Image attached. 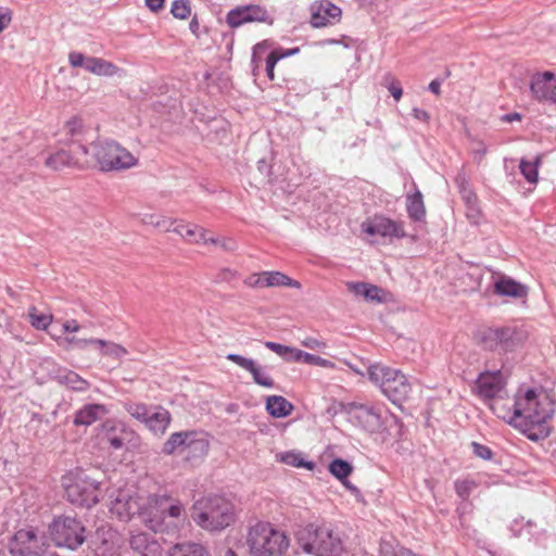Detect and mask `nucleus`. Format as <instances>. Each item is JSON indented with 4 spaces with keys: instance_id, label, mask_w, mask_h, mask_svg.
<instances>
[{
    "instance_id": "cd10ccee",
    "label": "nucleus",
    "mask_w": 556,
    "mask_h": 556,
    "mask_svg": "<svg viewBox=\"0 0 556 556\" xmlns=\"http://www.w3.org/2000/svg\"><path fill=\"white\" fill-rule=\"evenodd\" d=\"M170 231L181 236L190 243H206L205 230L197 225L178 223L175 227L172 226Z\"/></svg>"
},
{
    "instance_id": "dca6fc26",
    "label": "nucleus",
    "mask_w": 556,
    "mask_h": 556,
    "mask_svg": "<svg viewBox=\"0 0 556 556\" xmlns=\"http://www.w3.org/2000/svg\"><path fill=\"white\" fill-rule=\"evenodd\" d=\"M226 22L231 28H237L247 23H273L268 11L260 4L237 7L227 13Z\"/></svg>"
},
{
    "instance_id": "4c0bfd02",
    "label": "nucleus",
    "mask_w": 556,
    "mask_h": 556,
    "mask_svg": "<svg viewBox=\"0 0 556 556\" xmlns=\"http://www.w3.org/2000/svg\"><path fill=\"white\" fill-rule=\"evenodd\" d=\"M329 471L338 480L343 481L352 473L353 466L348 460L336 458L329 464Z\"/></svg>"
},
{
    "instance_id": "13d9d810",
    "label": "nucleus",
    "mask_w": 556,
    "mask_h": 556,
    "mask_svg": "<svg viewBox=\"0 0 556 556\" xmlns=\"http://www.w3.org/2000/svg\"><path fill=\"white\" fill-rule=\"evenodd\" d=\"M66 129L67 132L72 136V138H75L83 130V121L76 117L72 118L66 123Z\"/></svg>"
},
{
    "instance_id": "c756f323",
    "label": "nucleus",
    "mask_w": 556,
    "mask_h": 556,
    "mask_svg": "<svg viewBox=\"0 0 556 556\" xmlns=\"http://www.w3.org/2000/svg\"><path fill=\"white\" fill-rule=\"evenodd\" d=\"M406 211L408 217L415 222H420L426 216V208L424 204L422 193L416 190L413 194L406 198Z\"/></svg>"
},
{
    "instance_id": "bf43d9fd",
    "label": "nucleus",
    "mask_w": 556,
    "mask_h": 556,
    "mask_svg": "<svg viewBox=\"0 0 556 556\" xmlns=\"http://www.w3.org/2000/svg\"><path fill=\"white\" fill-rule=\"evenodd\" d=\"M12 21V11L0 7V34L10 25Z\"/></svg>"
},
{
    "instance_id": "052dcab7",
    "label": "nucleus",
    "mask_w": 556,
    "mask_h": 556,
    "mask_svg": "<svg viewBox=\"0 0 556 556\" xmlns=\"http://www.w3.org/2000/svg\"><path fill=\"white\" fill-rule=\"evenodd\" d=\"M244 285L250 288H264L263 271L260 274H253L244 279Z\"/></svg>"
},
{
    "instance_id": "c9c22d12",
    "label": "nucleus",
    "mask_w": 556,
    "mask_h": 556,
    "mask_svg": "<svg viewBox=\"0 0 556 556\" xmlns=\"http://www.w3.org/2000/svg\"><path fill=\"white\" fill-rule=\"evenodd\" d=\"M293 362H302L309 365H315L324 368H332L333 363L329 359L323 358L318 355L311 354L307 352H304L302 350H296L295 356H293Z\"/></svg>"
},
{
    "instance_id": "a211bd4d",
    "label": "nucleus",
    "mask_w": 556,
    "mask_h": 556,
    "mask_svg": "<svg viewBox=\"0 0 556 556\" xmlns=\"http://www.w3.org/2000/svg\"><path fill=\"white\" fill-rule=\"evenodd\" d=\"M477 390L480 397L493 399L505 386L502 370H485L477 378Z\"/></svg>"
},
{
    "instance_id": "b1692460",
    "label": "nucleus",
    "mask_w": 556,
    "mask_h": 556,
    "mask_svg": "<svg viewBox=\"0 0 556 556\" xmlns=\"http://www.w3.org/2000/svg\"><path fill=\"white\" fill-rule=\"evenodd\" d=\"M110 413L104 404H86L79 408L74 416L73 424L75 426H91Z\"/></svg>"
},
{
    "instance_id": "49530a36",
    "label": "nucleus",
    "mask_w": 556,
    "mask_h": 556,
    "mask_svg": "<svg viewBox=\"0 0 556 556\" xmlns=\"http://www.w3.org/2000/svg\"><path fill=\"white\" fill-rule=\"evenodd\" d=\"M478 486V484L473 480L464 479V480H456L454 482V488L456 494L464 501H466L471 492Z\"/></svg>"
},
{
    "instance_id": "e2e57ef3",
    "label": "nucleus",
    "mask_w": 556,
    "mask_h": 556,
    "mask_svg": "<svg viewBox=\"0 0 556 556\" xmlns=\"http://www.w3.org/2000/svg\"><path fill=\"white\" fill-rule=\"evenodd\" d=\"M97 339L90 338V339H79L76 337H70L66 338V341L68 344L75 345L78 349H85L87 345L92 344L94 345V342Z\"/></svg>"
},
{
    "instance_id": "4468645a",
    "label": "nucleus",
    "mask_w": 556,
    "mask_h": 556,
    "mask_svg": "<svg viewBox=\"0 0 556 556\" xmlns=\"http://www.w3.org/2000/svg\"><path fill=\"white\" fill-rule=\"evenodd\" d=\"M169 502L170 496L167 494H152L144 497L141 519L155 533L162 531Z\"/></svg>"
},
{
    "instance_id": "5fc2aeb1",
    "label": "nucleus",
    "mask_w": 556,
    "mask_h": 556,
    "mask_svg": "<svg viewBox=\"0 0 556 556\" xmlns=\"http://www.w3.org/2000/svg\"><path fill=\"white\" fill-rule=\"evenodd\" d=\"M286 86L289 90L296 91L298 93H306L309 90V86L304 80L288 79Z\"/></svg>"
},
{
    "instance_id": "0e129e2a",
    "label": "nucleus",
    "mask_w": 556,
    "mask_h": 556,
    "mask_svg": "<svg viewBox=\"0 0 556 556\" xmlns=\"http://www.w3.org/2000/svg\"><path fill=\"white\" fill-rule=\"evenodd\" d=\"M387 88L389 90V92L391 93V96L396 100L399 101L403 94V89H402V86L400 84V81L397 80H391L388 85H387Z\"/></svg>"
},
{
    "instance_id": "2eb2a0df",
    "label": "nucleus",
    "mask_w": 556,
    "mask_h": 556,
    "mask_svg": "<svg viewBox=\"0 0 556 556\" xmlns=\"http://www.w3.org/2000/svg\"><path fill=\"white\" fill-rule=\"evenodd\" d=\"M143 506V496L122 491L111 501L109 510L118 520L128 521L136 515L141 517Z\"/></svg>"
},
{
    "instance_id": "680f3d73",
    "label": "nucleus",
    "mask_w": 556,
    "mask_h": 556,
    "mask_svg": "<svg viewBox=\"0 0 556 556\" xmlns=\"http://www.w3.org/2000/svg\"><path fill=\"white\" fill-rule=\"evenodd\" d=\"M300 51V48L299 47H294V48H291V49H283V48H278V49H274L271 51V53L278 58V60L280 61L281 59H285V58H288V56H292V55H295L298 54Z\"/></svg>"
},
{
    "instance_id": "6ab92c4d",
    "label": "nucleus",
    "mask_w": 556,
    "mask_h": 556,
    "mask_svg": "<svg viewBox=\"0 0 556 556\" xmlns=\"http://www.w3.org/2000/svg\"><path fill=\"white\" fill-rule=\"evenodd\" d=\"M311 24L314 27H324L332 24L341 16V9L329 0H320L311 7Z\"/></svg>"
},
{
    "instance_id": "1a4fd4ad",
    "label": "nucleus",
    "mask_w": 556,
    "mask_h": 556,
    "mask_svg": "<svg viewBox=\"0 0 556 556\" xmlns=\"http://www.w3.org/2000/svg\"><path fill=\"white\" fill-rule=\"evenodd\" d=\"M48 531L51 541L58 547H66L74 551L86 541V528L75 517H54L48 527Z\"/></svg>"
},
{
    "instance_id": "ea45409f",
    "label": "nucleus",
    "mask_w": 556,
    "mask_h": 556,
    "mask_svg": "<svg viewBox=\"0 0 556 556\" xmlns=\"http://www.w3.org/2000/svg\"><path fill=\"white\" fill-rule=\"evenodd\" d=\"M141 222L146 225H151L156 228H160L164 231H170L172 226L176 223L170 218L157 215V214H144L141 217Z\"/></svg>"
},
{
    "instance_id": "9d476101",
    "label": "nucleus",
    "mask_w": 556,
    "mask_h": 556,
    "mask_svg": "<svg viewBox=\"0 0 556 556\" xmlns=\"http://www.w3.org/2000/svg\"><path fill=\"white\" fill-rule=\"evenodd\" d=\"M48 547L45 534L34 527L17 530L9 542L11 556H45Z\"/></svg>"
},
{
    "instance_id": "7c9ffc66",
    "label": "nucleus",
    "mask_w": 556,
    "mask_h": 556,
    "mask_svg": "<svg viewBox=\"0 0 556 556\" xmlns=\"http://www.w3.org/2000/svg\"><path fill=\"white\" fill-rule=\"evenodd\" d=\"M77 163L78 161H75L74 156L64 149H60L50 154L45 161V165L53 170H61L64 167L74 166Z\"/></svg>"
},
{
    "instance_id": "0eeeda50",
    "label": "nucleus",
    "mask_w": 556,
    "mask_h": 556,
    "mask_svg": "<svg viewBox=\"0 0 556 556\" xmlns=\"http://www.w3.org/2000/svg\"><path fill=\"white\" fill-rule=\"evenodd\" d=\"M368 377L393 404L406 400L412 391L408 378L401 370L383 364L370 365Z\"/></svg>"
},
{
    "instance_id": "9b49d317",
    "label": "nucleus",
    "mask_w": 556,
    "mask_h": 556,
    "mask_svg": "<svg viewBox=\"0 0 556 556\" xmlns=\"http://www.w3.org/2000/svg\"><path fill=\"white\" fill-rule=\"evenodd\" d=\"M386 409L381 405L351 403L348 408V420L351 425L368 433H380L384 429L382 417Z\"/></svg>"
},
{
    "instance_id": "f03ea898",
    "label": "nucleus",
    "mask_w": 556,
    "mask_h": 556,
    "mask_svg": "<svg viewBox=\"0 0 556 556\" xmlns=\"http://www.w3.org/2000/svg\"><path fill=\"white\" fill-rule=\"evenodd\" d=\"M75 153L81 156L86 165L94 164L102 172L124 170L137 164V159L114 140H97L86 146L74 140Z\"/></svg>"
},
{
    "instance_id": "473e14b6",
    "label": "nucleus",
    "mask_w": 556,
    "mask_h": 556,
    "mask_svg": "<svg viewBox=\"0 0 556 556\" xmlns=\"http://www.w3.org/2000/svg\"><path fill=\"white\" fill-rule=\"evenodd\" d=\"M118 548L117 533L113 530H108L105 538L96 546V554L97 556H117Z\"/></svg>"
},
{
    "instance_id": "c85d7f7f",
    "label": "nucleus",
    "mask_w": 556,
    "mask_h": 556,
    "mask_svg": "<svg viewBox=\"0 0 556 556\" xmlns=\"http://www.w3.org/2000/svg\"><path fill=\"white\" fill-rule=\"evenodd\" d=\"M264 288L271 287H291L301 288V283L298 280L290 278L281 271H263Z\"/></svg>"
},
{
    "instance_id": "f704fd0d",
    "label": "nucleus",
    "mask_w": 556,
    "mask_h": 556,
    "mask_svg": "<svg viewBox=\"0 0 556 556\" xmlns=\"http://www.w3.org/2000/svg\"><path fill=\"white\" fill-rule=\"evenodd\" d=\"M541 164L540 157H536L534 161H528L522 159L519 164V169L525 179L529 184H536L539 179V167Z\"/></svg>"
},
{
    "instance_id": "09e8293b",
    "label": "nucleus",
    "mask_w": 556,
    "mask_h": 556,
    "mask_svg": "<svg viewBox=\"0 0 556 556\" xmlns=\"http://www.w3.org/2000/svg\"><path fill=\"white\" fill-rule=\"evenodd\" d=\"M226 358L228 361H231L232 363H235L236 365H238L239 367L243 368L244 370H247L249 372L252 369V367L255 365V361H253L252 358H248L242 355L235 354V353H229L226 356Z\"/></svg>"
},
{
    "instance_id": "f3484780",
    "label": "nucleus",
    "mask_w": 556,
    "mask_h": 556,
    "mask_svg": "<svg viewBox=\"0 0 556 556\" xmlns=\"http://www.w3.org/2000/svg\"><path fill=\"white\" fill-rule=\"evenodd\" d=\"M530 91L536 101L556 104V74L548 71L533 74L530 79Z\"/></svg>"
},
{
    "instance_id": "4d7b16f0",
    "label": "nucleus",
    "mask_w": 556,
    "mask_h": 556,
    "mask_svg": "<svg viewBox=\"0 0 556 556\" xmlns=\"http://www.w3.org/2000/svg\"><path fill=\"white\" fill-rule=\"evenodd\" d=\"M237 271L230 268H222L215 276L216 282H231L237 278Z\"/></svg>"
},
{
    "instance_id": "f8f14e48",
    "label": "nucleus",
    "mask_w": 556,
    "mask_h": 556,
    "mask_svg": "<svg viewBox=\"0 0 556 556\" xmlns=\"http://www.w3.org/2000/svg\"><path fill=\"white\" fill-rule=\"evenodd\" d=\"M68 63L72 67H83L85 71L103 77L121 76L124 71L111 61L97 56H86L81 52L72 51L68 54Z\"/></svg>"
},
{
    "instance_id": "f257e3e1",
    "label": "nucleus",
    "mask_w": 556,
    "mask_h": 556,
    "mask_svg": "<svg viewBox=\"0 0 556 556\" xmlns=\"http://www.w3.org/2000/svg\"><path fill=\"white\" fill-rule=\"evenodd\" d=\"M555 410L556 402L546 392L528 389L516 397L508 422L529 440L538 442L551 434Z\"/></svg>"
},
{
    "instance_id": "20e7f679",
    "label": "nucleus",
    "mask_w": 556,
    "mask_h": 556,
    "mask_svg": "<svg viewBox=\"0 0 556 556\" xmlns=\"http://www.w3.org/2000/svg\"><path fill=\"white\" fill-rule=\"evenodd\" d=\"M295 540L304 553L314 556H339L343 551L341 536L326 523H308L300 528Z\"/></svg>"
},
{
    "instance_id": "6e6d98bb",
    "label": "nucleus",
    "mask_w": 556,
    "mask_h": 556,
    "mask_svg": "<svg viewBox=\"0 0 556 556\" xmlns=\"http://www.w3.org/2000/svg\"><path fill=\"white\" fill-rule=\"evenodd\" d=\"M278 61H279L278 58H276L271 53V51L265 58V72H266V76L268 77L269 80H274V78H275L274 70H275V66L278 63Z\"/></svg>"
},
{
    "instance_id": "de8ad7c7",
    "label": "nucleus",
    "mask_w": 556,
    "mask_h": 556,
    "mask_svg": "<svg viewBox=\"0 0 556 556\" xmlns=\"http://www.w3.org/2000/svg\"><path fill=\"white\" fill-rule=\"evenodd\" d=\"M265 51H266V48L263 43H257L253 48L252 59H251L253 76H257L261 72L262 53H264Z\"/></svg>"
},
{
    "instance_id": "ddd939ff",
    "label": "nucleus",
    "mask_w": 556,
    "mask_h": 556,
    "mask_svg": "<svg viewBox=\"0 0 556 556\" xmlns=\"http://www.w3.org/2000/svg\"><path fill=\"white\" fill-rule=\"evenodd\" d=\"M362 232L370 237L402 239L406 236L403 222L393 220L383 215H375L361 224Z\"/></svg>"
},
{
    "instance_id": "39448f33",
    "label": "nucleus",
    "mask_w": 556,
    "mask_h": 556,
    "mask_svg": "<svg viewBox=\"0 0 556 556\" xmlns=\"http://www.w3.org/2000/svg\"><path fill=\"white\" fill-rule=\"evenodd\" d=\"M191 517L204 530L220 531L235 521V506L224 496L212 495L193 504Z\"/></svg>"
},
{
    "instance_id": "72a5a7b5",
    "label": "nucleus",
    "mask_w": 556,
    "mask_h": 556,
    "mask_svg": "<svg viewBox=\"0 0 556 556\" xmlns=\"http://www.w3.org/2000/svg\"><path fill=\"white\" fill-rule=\"evenodd\" d=\"M94 345L99 348L102 356H109L114 359H122L128 354V351L115 342L105 341L103 339H97Z\"/></svg>"
},
{
    "instance_id": "4be33fe9",
    "label": "nucleus",
    "mask_w": 556,
    "mask_h": 556,
    "mask_svg": "<svg viewBox=\"0 0 556 556\" xmlns=\"http://www.w3.org/2000/svg\"><path fill=\"white\" fill-rule=\"evenodd\" d=\"M129 544L139 556H162V546L151 534L144 532L132 534Z\"/></svg>"
},
{
    "instance_id": "79ce46f5",
    "label": "nucleus",
    "mask_w": 556,
    "mask_h": 556,
    "mask_svg": "<svg viewBox=\"0 0 556 556\" xmlns=\"http://www.w3.org/2000/svg\"><path fill=\"white\" fill-rule=\"evenodd\" d=\"M356 294H362L367 300H377L381 301L380 292L381 289L377 286L366 283V282H357L353 287Z\"/></svg>"
},
{
    "instance_id": "a19ab883",
    "label": "nucleus",
    "mask_w": 556,
    "mask_h": 556,
    "mask_svg": "<svg viewBox=\"0 0 556 556\" xmlns=\"http://www.w3.org/2000/svg\"><path fill=\"white\" fill-rule=\"evenodd\" d=\"M250 374L256 384L267 389L275 388L274 379L256 363L250 370Z\"/></svg>"
},
{
    "instance_id": "412c9836",
    "label": "nucleus",
    "mask_w": 556,
    "mask_h": 556,
    "mask_svg": "<svg viewBox=\"0 0 556 556\" xmlns=\"http://www.w3.org/2000/svg\"><path fill=\"white\" fill-rule=\"evenodd\" d=\"M172 421L170 413L161 405H153L148 416L146 417L143 425L153 434L162 437Z\"/></svg>"
},
{
    "instance_id": "774afa93",
    "label": "nucleus",
    "mask_w": 556,
    "mask_h": 556,
    "mask_svg": "<svg viewBox=\"0 0 556 556\" xmlns=\"http://www.w3.org/2000/svg\"><path fill=\"white\" fill-rule=\"evenodd\" d=\"M381 556H397V548H394L390 543L382 541L380 544Z\"/></svg>"
},
{
    "instance_id": "7ed1b4c3",
    "label": "nucleus",
    "mask_w": 556,
    "mask_h": 556,
    "mask_svg": "<svg viewBox=\"0 0 556 556\" xmlns=\"http://www.w3.org/2000/svg\"><path fill=\"white\" fill-rule=\"evenodd\" d=\"M473 339L482 350L504 355L521 349L528 331L520 325L484 326L473 332Z\"/></svg>"
},
{
    "instance_id": "58836bf2",
    "label": "nucleus",
    "mask_w": 556,
    "mask_h": 556,
    "mask_svg": "<svg viewBox=\"0 0 556 556\" xmlns=\"http://www.w3.org/2000/svg\"><path fill=\"white\" fill-rule=\"evenodd\" d=\"M280 462L296 468L313 469L315 464L309 460H305L301 453L286 452L280 454Z\"/></svg>"
},
{
    "instance_id": "c03bdc74",
    "label": "nucleus",
    "mask_w": 556,
    "mask_h": 556,
    "mask_svg": "<svg viewBox=\"0 0 556 556\" xmlns=\"http://www.w3.org/2000/svg\"><path fill=\"white\" fill-rule=\"evenodd\" d=\"M30 325L38 330H46L52 321L51 315L40 314L36 307L29 308Z\"/></svg>"
},
{
    "instance_id": "603ef678",
    "label": "nucleus",
    "mask_w": 556,
    "mask_h": 556,
    "mask_svg": "<svg viewBox=\"0 0 556 556\" xmlns=\"http://www.w3.org/2000/svg\"><path fill=\"white\" fill-rule=\"evenodd\" d=\"M184 513H185L184 505L179 501L170 498V502L168 503L167 508H166V516L172 517V518H179L182 516Z\"/></svg>"
},
{
    "instance_id": "a18cd8bd",
    "label": "nucleus",
    "mask_w": 556,
    "mask_h": 556,
    "mask_svg": "<svg viewBox=\"0 0 556 556\" xmlns=\"http://www.w3.org/2000/svg\"><path fill=\"white\" fill-rule=\"evenodd\" d=\"M170 13L174 17L186 20L191 14V7L189 0H175L170 7Z\"/></svg>"
},
{
    "instance_id": "37998d69",
    "label": "nucleus",
    "mask_w": 556,
    "mask_h": 556,
    "mask_svg": "<svg viewBox=\"0 0 556 556\" xmlns=\"http://www.w3.org/2000/svg\"><path fill=\"white\" fill-rule=\"evenodd\" d=\"M264 345L288 362H293V356H295L298 350L273 341H266Z\"/></svg>"
},
{
    "instance_id": "69168bd1",
    "label": "nucleus",
    "mask_w": 556,
    "mask_h": 556,
    "mask_svg": "<svg viewBox=\"0 0 556 556\" xmlns=\"http://www.w3.org/2000/svg\"><path fill=\"white\" fill-rule=\"evenodd\" d=\"M302 345L309 350H321L326 348V343L316 338H306L302 341Z\"/></svg>"
},
{
    "instance_id": "2f4dec72",
    "label": "nucleus",
    "mask_w": 556,
    "mask_h": 556,
    "mask_svg": "<svg viewBox=\"0 0 556 556\" xmlns=\"http://www.w3.org/2000/svg\"><path fill=\"white\" fill-rule=\"evenodd\" d=\"M168 556H210V553L202 544L184 542L175 544L169 549Z\"/></svg>"
},
{
    "instance_id": "423d86ee",
    "label": "nucleus",
    "mask_w": 556,
    "mask_h": 556,
    "mask_svg": "<svg viewBox=\"0 0 556 556\" xmlns=\"http://www.w3.org/2000/svg\"><path fill=\"white\" fill-rule=\"evenodd\" d=\"M247 544L254 556H282L289 548L290 541L285 531L270 522L258 521L250 527Z\"/></svg>"
},
{
    "instance_id": "aec40b11",
    "label": "nucleus",
    "mask_w": 556,
    "mask_h": 556,
    "mask_svg": "<svg viewBox=\"0 0 556 556\" xmlns=\"http://www.w3.org/2000/svg\"><path fill=\"white\" fill-rule=\"evenodd\" d=\"M529 288L509 276L501 275L493 283V293L498 296L526 299Z\"/></svg>"
},
{
    "instance_id": "864d4df0",
    "label": "nucleus",
    "mask_w": 556,
    "mask_h": 556,
    "mask_svg": "<svg viewBox=\"0 0 556 556\" xmlns=\"http://www.w3.org/2000/svg\"><path fill=\"white\" fill-rule=\"evenodd\" d=\"M454 182L457 187V190L458 192H463L464 190H467V189H471V184H470V180L469 178L467 177L466 173L464 169H460L456 176H455V179H454Z\"/></svg>"
},
{
    "instance_id": "338daca9",
    "label": "nucleus",
    "mask_w": 556,
    "mask_h": 556,
    "mask_svg": "<svg viewBox=\"0 0 556 556\" xmlns=\"http://www.w3.org/2000/svg\"><path fill=\"white\" fill-rule=\"evenodd\" d=\"M459 194H460L462 200L464 201L465 205L472 204V203L479 201L478 195L472 188L464 190Z\"/></svg>"
},
{
    "instance_id": "6e6552de",
    "label": "nucleus",
    "mask_w": 556,
    "mask_h": 556,
    "mask_svg": "<svg viewBox=\"0 0 556 556\" xmlns=\"http://www.w3.org/2000/svg\"><path fill=\"white\" fill-rule=\"evenodd\" d=\"M65 496L78 507L90 508L100 500V482L83 471L72 473L64 479Z\"/></svg>"
},
{
    "instance_id": "bb28decb",
    "label": "nucleus",
    "mask_w": 556,
    "mask_h": 556,
    "mask_svg": "<svg viewBox=\"0 0 556 556\" xmlns=\"http://www.w3.org/2000/svg\"><path fill=\"white\" fill-rule=\"evenodd\" d=\"M55 380L60 384H64L67 388L84 392L89 389V382L81 378L77 372L66 369V368H60L55 374Z\"/></svg>"
},
{
    "instance_id": "5701e85b",
    "label": "nucleus",
    "mask_w": 556,
    "mask_h": 556,
    "mask_svg": "<svg viewBox=\"0 0 556 556\" xmlns=\"http://www.w3.org/2000/svg\"><path fill=\"white\" fill-rule=\"evenodd\" d=\"M195 435H198V430H187L172 433L163 443L162 453L164 455H174L179 453L185 456L189 448V442Z\"/></svg>"
},
{
    "instance_id": "393cba45",
    "label": "nucleus",
    "mask_w": 556,
    "mask_h": 556,
    "mask_svg": "<svg viewBox=\"0 0 556 556\" xmlns=\"http://www.w3.org/2000/svg\"><path fill=\"white\" fill-rule=\"evenodd\" d=\"M210 450V437L204 431H198V435L191 439L189 442V448L184 456V459L188 463H200L202 462Z\"/></svg>"
},
{
    "instance_id": "8fccbe9b",
    "label": "nucleus",
    "mask_w": 556,
    "mask_h": 556,
    "mask_svg": "<svg viewBox=\"0 0 556 556\" xmlns=\"http://www.w3.org/2000/svg\"><path fill=\"white\" fill-rule=\"evenodd\" d=\"M465 206H466V217L468 218V220L473 225H478L482 217L479 201L475 202L472 204H467Z\"/></svg>"
},
{
    "instance_id": "3c124183",
    "label": "nucleus",
    "mask_w": 556,
    "mask_h": 556,
    "mask_svg": "<svg viewBox=\"0 0 556 556\" xmlns=\"http://www.w3.org/2000/svg\"><path fill=\"white\" fill-rule=\"evenodd\" d=\"M471 447H472V452L473 454L477 456V457H480L484 460H489L493 457V452L492 450L484 445V444H481V443H478V442H472L471 443Z\"/></svg>"
},
{
    "instance_id": "e433bc0d",
    "label": "nucleus",
    "mask_w": 556,
    "mask_h": 556,
    "mask_svg": "<svg viewBox=\"0 0 556 556\" xmlns=\"http://www.w3.org/2000/svg\"><path fill=\"white\" fill-rule=\"evenodd\" d=\"M153 405H147L140 402L127 401L123 403L124 409L136 420L143 424L146 417L151 410Z\"/></svg>"
},
{
    "instance_id": "a878e982",
    "label": "nucleus",
    "mask_w": 556,
    "mask_h": 556,
    "mask_svg": "<svg viewBox=\"0 0 556 556\" xmlns=\"http://www.w3.org/2000/svg\"><path fill=\"white\" fill-rule=\"evenodd\" d=\"M266 412L275 418H285L293 410V405L281 395H269L265 401Z\"/></svg>"
}]
</instances>
